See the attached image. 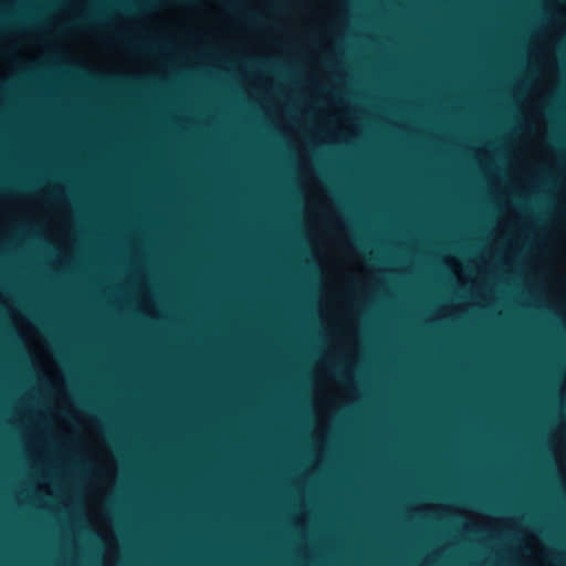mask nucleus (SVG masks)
Wrapping results in <instances>:
<instances>
[{"mask_svg": "<svg viewBox=\"0 0 566 566\" xmlns=\"http://www.w3.org/2000/svg\"><path fill=\"white\" fill-rule=\"evenodd\" d=\"M102 19H103V17L99 13H92L90 15H85V17L76 20L74 22V24H76L78 27H85V25H91L96 22H99V21H102Z\"/></svg>", "mask_w": 566, "mask_h": 566, "instance_id": "f257e3e1", "label": "nucleus"}]
</instances>
